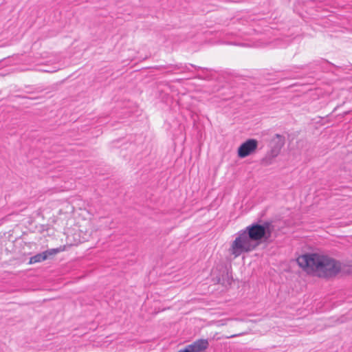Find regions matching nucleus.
<instances>
[{"instance_id": "nucleus-12", "label": "nucleus", "mask_w": 352, "mask_h": 352, "mask_svg": "<svg viewBox=\"0 0 352 352\" xmlns=\"http://www.w3.org/2000/svg\"><path fill=\"white\" fill-rule=\"evenodd\" d=\"M239 334H235V335H232V336H230V338H234V337H236L237 336H239Z\"/></svg>"}, {"instance_id": "nucleus-2", "label": "nucleus", "mask_w": 352, "mask_h": 352, "mask_svg": "<svg viewBox=\"0 0 352 352\" xmlns=\"http://www.w3.org/2000/svg\"><path fill=\"white\" fill-rule=\"evenodd\" d=\"M298 265L308 274L327 280L335 278L341 272L342 264L328 255L319 253H305L296 259Z\"/></svg>"}, {"instance_id": "nucleus-4", "label": "nucleus", "mask_w": 352, "mask_h": 352, "mask_svg": "<svg viewBox=\"0 0 352 352\" xmlns=\"http://www.w3.org/2000/svg\"><path fill=\"white\" fill-rule=\"evenodd\" d=\"M258 147V141L255 139H248L243 142L237 150L238 157L245 158L252 154Z\"/></svg>"}, {"instance_id": "nucleus-1", "label": "nucleus", "mask_w": 352, "mask_h": 352, "mask_svg": "<svg viewBox=\"0 0 352 352\" xmlns=\"http://www.w3.org/2000/svg\"><path fill=\"white\" fill-rule=\"evenodd\" d=\"M274 226L271 221H263L260 219L252 223L244 230L238 232V236L231 244L230 252L234 257L243 253L252 252L262 243L270 241Z\"/></svg>"}, {"instance_id": "nucleus-6", "label": "nucleus", "mask_w": 352, "mask_h": 352, "mask_svg": "<svg viewBox=\"0 0 352 352\" xmlns=\"http://www.w3.org/2000/svg\"><path fill=\"white\" fill-rule=\"evenodd\" d=\"M232 282V277L228 271L223 272L221 276L219 278L218 283L221 284L222 285L227 287L228 285H230Z\"/></svg>"}, {"instance_id": "nucleus-11", "label": "nucleus", "mask_w": 352, "mask_h": 352, "mask_svg": "<svg viewBox=\"0 0 352 352\" xmlns=\"http://www.w3.org/2000/svg\"><path fill=\"white\" fill-rule=\"evenodd\" d=\"M190 67H194L196 70H199V69H201V70H208L207 68H203V67H199V66H196L195 65H192V64H190L189 65Z\"/></svg>"}, {"instance_id": "nucleus-7", "label": "nucleus", "mask_w": 352, "mask_h": 352, "mask_svg": "<svg viewBox=\"0 0 352 352\" xmlns=\"http://www.w3.org/2000/svg\"><path fill=\"white\" fill-rule=\"evenodd\" d=\"M65 249V245H63V246L60 245L59 248L48 249L43 252L44 253V254L46 255V260H47V258H50L51 256H53L56 255V254L64 251Z\"/></svg>"}, {"instance_id": "nucleus-3", "label": "nucleus", "mask_w": 352, "mask_h": 352, "mask_svg": "<svg viewBox=\"0 0 352 352\" xmlns=\"http://www.w3.org/2000/svg\"><path fill=\"white\" fill-rule=\"evenodd\" d=\"M285 138L283 135L276 134L270 142V151L267 152L261 162L263 165L267 166L272 164V160L278 156L281 148L285 144Z\"/></svg>"}, {"instance_id": "nucleus-9", "label": "nucleus", "mask_w": 352, "mask_h": 352, "mask_svg": "<svg viewBox=\"0 0 352 352\" xmlns=\"http://www.w3.org/2000/svg\"><path fill=\"white\" fill-rule=\"evenodd\" d=\"M168 67H171L173 69H182V72H190V69L186 64H176V65H170Z\"/></svg>"}, {"instance_id": "nucleus-5", "label": "nucleus", "mask_w": 352, "mask_h": 352, "mask_svg": "<svg viewBox=\"0 0 352 352\" xmlns=\"http://www.w3.org/2000/svg\"><path fill=\"white\" fill-rule=\"evenodd\" d=\"M191 352H204L209 346L207 339H199L189 344Z\"/></svg>"}, {"instance_id": "nucleus-10", "label": "nucleus", "mask_w": 352, "mask_h": 352, "mask_svg": "<svg viewBox=\"0 0 352 352\" xmlns=\"http://www.w3.org/2000/svg\"><path fill=\"white\" fill-rule=\"evenodd\" d=\"M178 352H191L189 344L186 346L184 349L179 350Z\"/></svg>"}, {"instance_id": "nucleus-8", "label": "nucleus", "mask_w": 352, "mask_h": 352, "mask_svg": "<svg viewBox=\"0 0 352 352\" xmlns=\"http://www.w3.org/2000/svg\"><path fill=\"white\" fill-rule=\"evenodd\" d=\"M46 260V255L43 252L38 253L36 255L31 256L30 258L29 263L34 264L40 263Z\"/></svg>"}]
</instances>
